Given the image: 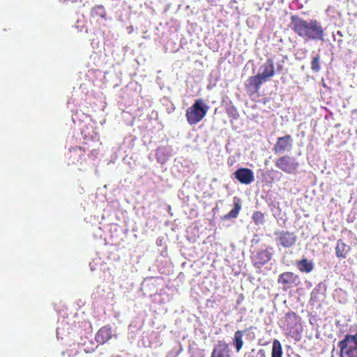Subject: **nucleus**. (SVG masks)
<instances>
[{"label":"nucleus","instance_id":"f257e3e1","mask_svg":"<svg viewBox=\"0 0 357 357\" xmlns=\"http://www.w3.org/2000/svg\"><path fill=\"white\" fill-rule=\"evenodd\" d=\"M289 26L305 40H324V30L316 20H305L298 15H292Z\"/></svg>","mask_w":357,"mask_h":357},{"label":"nucleus","instance_id":"f03ea898","mask_svg":"<svg viewBox=\"0 0 357 357\" xmlns=\"http://www.w3.org/2000/svg\"><path fill=\"white\" fill-rule=\"evenodd\" d=\"M273 61L268 59L259 68L257 75L250 77L245 82L247 89L253 92H257L261 85L267 82L275 75Z\"/></svg>","mask_w":357,"mask_h":357},{"label":"nucleus","instance_id":"7ed1b4c3","mask_svg":"<svg viewBox=\"0 0 357 357\" xmlns=\"http://www.w3.org/2000/svg\"><path fill=\"white\" fill-rule=\"evenodd\" d=\"M208 109V105L202 99L196 100L186 111L188 122L190 125L197 123L205 116Z\"/></svg>","mask_w":357,"mask_h":357},{"label":"nucleus","instance_id":"20e7f679","mask_svg":"<svg viewBox=\"0 0 357 357\" xmlns=\"http://www.w3.org/2000/svg\"><path fill=\"white\" fill-rule=\"evenodd\" d=\"M340 357H357V333L355 335H346L339 342Z\"/></svg>","mask_w":357,"mask_h":357},{"label":"nucleus","instance_id":"39448f33","mask_svg":"<svg viewBox=\"0 0 357 357\" xmlns=\"http://www.w3.org/2000/svg\"><path fill=\"white\" fill-rule=\"evenodd\" d=\"M275 165L279 169L289 174H294L299 167L296 159L289 155H284L278 158L275 162Z\"/></svg>","mask_w":357,"mask_h":357},{"label":"nucleus","instance_id":"423d86ee","mask_svg":"<svg viewBox=\"0 0 357 357\" xmlns=\"http://www.w3.org/2000/svg\"><path fill=\"white\" fill-rule=\"evenodd\" d=\"M275 241L278 246L285 248H291L296 243L297 237L294 233L288 231L275 232Z\"/></svg>","mask_w":357,"mask_h":357},{"label":"nucleus","instance_id":"0eeeda50","mask_svg":"<svg viewBox=\"0 0 357 357\" xmlns=\"http://www.w3.org/2000/svg\"><path fill=\"white\" fill-rule=\"evenodd\" d=\"M293 147V139L291 135H287L278 138L273 148L275 154H282L284 152H289Z\"/></svg>","mask_w":357,"mask_h":357},{"label":"nucleus","instance_id":"6e6552de","mask_svg":"<svg viewBox=\"0 0 357 357\" xmlns=\"http://www.w3.org/2000/svg\"><path fill=\"white\" fill-rule=\"evenodd\" d=\"M234 175L236 179L245 185L250 184L255 180L252 170L245 167L238 168L234 172Z\"/></svg>","mask_w":357,"mask_h":357},{"label":"nucleus","instance_id":"1a4fd4ad","mask_svg":"<svg viewBox=\"0 0 357 357\" xmlns=\"http://www.w3.org/2000/svg\"><path fill=\"white\" fill-rule=\"evenodd\" d=\"M278 283L284 285L287 288L296 287L300 283L299 278L292 272H284L279 275Z\"/></svg>","mask_w":357,"mask_h":357},{"label":"nucleus","instance_id":"9d476101","mask_svg":"<svg viewBox=\"0 0 357 357\" xmlns=\"http://www.w3.org/2000/svg\"><path fill=\"white\" fill-rule=\"evenodd\" d=\"M272 254L268 250H259L253 257L255 266H261L267 263L271 258Z\"/></svg>","mask_w":357,"mask_h":357},{"label":"nucleus","instance_id":"9b49d317","mask_svg":"<svg viewBox=\"0 0 357 357\" xmlns=\"http://www.w3.org/2000/svg\"><path fill=\"white\" fill-rule=\"evenodd\" d=\"M229 349L228 344L223 341H219L215 346L211 357H229Z\"/></svg>","mask_w":357,"mask_h":357},{"label":"nucleus","instance_id":"f8f14e48","mask_svg":"<svg viewBox=\"0 0 357 357\" xmlns=\"http://www.w3.org/2000/svg\"><path fill=\"white\" fill-rule=\"evenodd\" d=\"M112 328L109 326H104L101 328L96 335V341L99 344H104L109 340L112 337Z\"/></svg>","mask_w":357,"mask_h":357},{"label":"nucleus","instance_id":"ddd939ff","mask_svg":"<svg viewBox=\"0 0 357 357\" xmlns=\"http://www.w3.org/2000/svg\"><path fill=\"white\" fill-rule=\"evenodd\" d=\"M349 250V246L345 244L341 239L337 241L335 248V253L337 257L346 258L347 254Z\"/></svg>","mask_w":357,"mask_h":357},{"label":"nucleus","instance_id":"4468645a","mask_svg":"<svg viewBox=\"0 0 357 357\" xmlns=\"http://www.w3.org/2000/svg\"><path fill=\"white\" fill-rule=\"evenodd\" d=\"M297 268L301 272L310 273L314 267V264L312 261L307 259H303L296 263Z\"/></svg>","mask_w":357,"mask_h":357},{"label":"nucleus","instance_id":"2eb2a0df","mask_svg":"<svg viewBox=\"0 0 357 357\" xmlns=\"http://www.w3.org/2000/svg\"><path fill=\"white\" fill-rule=\"evenodd\" d=\"M241 205L239 199L234 198V208L224 216L225 219L235 218L238 216Z\"/></svg>","mask_w":357,"mask_h":357},{"label":"nucleus","instance_id":"dca6fc26","mask_svg":"<svg viewBox=\"0 0 357 357\" xmlns=\"http://www.w3.org/2000/svg\"><path fill=\"white\" fill-rule=\"evenodd\" d=\"M243 332L241 331H237L234 333L233 342H234V345L235 346L237 351H239L243 347Z\"/></svg>","mask_w":357,"mask_h":357},{"label":"nucleus","instance_id":"f3484780","mask_svg":"<svg viewBox=\"0 0 357 357\" xmlns=\"http://www.w3.org/2000/svg\"><path fill=\"white\" fill-rule=\"evenodd\" d=\"M282 345L279 340H275L273 342L271 357H282Z\"/></svg>","mask_w":357,"mask_h":357},{"label":"nucleus","instance_id":"a211bd4d","mask_svg":"<svg viewBox=\"0 0 357 357\" xmlns=\"http://www.w3.org/2000/svg\"><path fill=\"white\" fill-rule=\"evenodd\" d=\"M91 15L93 16H100L105 18L106 12L105 8L101 5H97L94 6L91 10Z\"/></svg>","mask_w":357,"mask_h":357},{"label":"nucleus","instance_id":"6ab92c4d","mask_svg":"<svg viewBox=\"0 0 357 357\" xmlns=\"http://www.w3.org/2000/svg\"><path fill=\"white\" fill-rule=\"evenodd\" d=\"M252 220L257 225H263L264 222V215L261 212L256 211L252 215Z\"/></svg>","mask_w":357,"mask_h":357},{"label":"nucleus","instance_id":"aec40b11","mask_svg":"<svg viewBox=\"0 0 357 357\" xmlns=\"http://www.w3.org/2000/svg\"><path fill=\"white\" fill-rule=\"evenodd\" d=\"M319 59H320L319 56L317 55L316 56H314L312 58V60L311 61V68L315 73L319 72L321 69L320 63H319Z\"/></svg>","mask_w":357,"mask_h":357},{"label":"nucleus","instance_id":"412c9836","mask_svg":"<svg viewBox=\"0 0 357 357\" xmlns=\"http://www.w3.org/2000/svg\"><path fill=\"white\" fill-rule=\"evenodd\" d=\"M320 291H323V294L326 291V285L324 283H319L312 291L311 295L314 296L315 294L318 293Z\"/></svg>","mask_w":357,"mask_h":357},{"label":"nucleus","instance_id":"4be33fe9","mask_svg":"<svg viewBox=\"0 0 357 357\" xmlns=\"http://www.w3.org/2000/svg\"><path fill=\"white\" fill-rule=\"evenodd\" d=\"M283 63H284L283 61L278 62L276 63V70H275V71L277 73H280L282 70L283 67H284Z\"/></svg>","mask_w":357,"mask_h":357},{"label":"nucleus","instance_id":"5701e85b","mask_svg":"<svg viewBox=\"0 0 357 357\" xmlns=\"http://www.w3.org/2000/svg\"><path fill=\"white\" fill-rule=\"evenodd\" d=\"M97 153H97V151H95V150H93V151H91V154H92V155H93V156H94V157H96V154H97Z\"/></svg>","mask_w":357,"mask_h":357},{"label":"nucleus","instance_id":"b1692460","mask_svg":"<svg viewBox=\"0 0 357 357\" xmlns=\"http://www.w3.org/2000/svg\"><path fill=\"white\" fill-rule=\"evenodd\" d=\"M59 331H60V328H58L56 329V335H57V337H59V333H60Z\"/></svg>","mask_w":357,"mask_h":357}]
</instances>
